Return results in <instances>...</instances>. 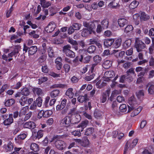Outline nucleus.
Segmentation results:
<instances>
[{"label": "nucleus", "mask_w": 154, "mask_h": 154, "mask_svg": "<svg viewBox=\"0 0 154 154\" xmlns=\"http://www.w3.org/2000/svg\"><path fill=\"white\" fill-rule=\"evenodd\" d=\"M24 152L23 148L15 147L14 148V151L11 154H23Z\"/></svg>", "instance_id": "18"}, {"label": "nucleus", "mask_w": 154, "mask_h": 154, "mask_svg": "<svg viewBox=\"0 0 154 154\" xmlns=\"http://www.w3.org/2000/svg\"><path fill=\"white\" fill-rule=\"evenodd\" d=\"M55 145L56 147L60 150H62L64 149L66 145L64 142L62 140H57L55 142Z\"/></svg>", "instance_id": "9"}, {"label": "nucleus", "mask_w": 154, "mask_h": 154, "mask_svg": "<svg viewBox=\"0 0 154 154\" xmlns=\"http://www.w3.org/2000/svg\"><path fill=\"white\" fill-rule=\"evenodd\" d=\"M75 109L73 108L71 109L69 112V113L71 114L72 116L71 123L73 124L79 122L81 119V116L79 114L75 113Z\"/></svg>", "instance_id": "2"}, {"label": "nucleus", "mask_w": 154, "mask_h": 154, "mask_svg": "<svg viewBox=\"0 0 154 154\" xmlns=\"http://www.w3.org/2000/svg\"><path fill=\"white\" fill-rule=\"evenodd\" d=\"M64 71L66 73H68L69 72L70 69V66L68 64H65L63 66Z\"/></svg>", "instance_id": "60"}, {"label": "nucleus", "mask_w": 154, "mask_h": 154, "mask_svg": "<svg viewBox=\"0 0 154 154\" xmlns=\"http://www.w3.org/2000/svg\"><path fill=\"white\" fill-rule=\"evenodd\" d=\"M46 54H43L38 59L39 62L42 63L45 61L46 59Z\"/></svg>", "instance_id": "56"}, {"label": "nucleus", "mask_w": 154, "mask_h": 154, "mask_svg": "<svg viewBox=\"0 0 154 154\" xmlns=\"http://www.w3.org/2000/svg\"><path fill=\"white\" fill-rule=\"evenodd\" d=\"M60 94V91L58 90H55L52 91L50 95L52 97H55L58 96Z\"/></svg>", "instance_id": "38"}, {"label": "nucleus", "mask_w": 154, "mask_h": 154, "mask_svg": "<svg viewBox=\"0 0 154 154\" xmlns=\"http://www.w3.org/2000/svg\"><path fill=\"white\" fill-rule=\"evenodd\" d=\"M72 26L75 30H78L80 29L81 25L78 23H73Z\"/></svg>", "instance_id": "53"}, {"label": "nucleus", "mask_w": 154, "mask_h": 154, "mask_svg": "<svg viewBox=\"0 0 154 154\" xmlns=\"http://www.w3.org/2000/svg\"><path fill=\"white\" fill-rule=\"evenodd\" d=\"M122 42V39L121 38H119L116 39L113 44V47L115 48H119L121 45Z\"/></svg>", "instance_id": "24"}, {"label": "nucleus", "mask_w": 154, "mask_h": 154, "mask_svg": "<svg viewBox=\"0 0 154 154\" xmlns=\"http://www.w3.org/2000/svg\"><path fill=\"white\" fill-rule=\"evenodd\" d=\"M35 123L32 122H29L25 123L23 125V127L25 128L33 129L35 128Z\"/></svg>", "instance_id": "16"}, {"label": "nucleus", "mask_w": 154, "mask_h": 154, "mask_svg": "<svg viewBox=\"0 0 154 154\" xmlns=\"http://www.w3.org/2000/svg\"><path fill=\"white\" fill-rule=\"evenodd\" d=\"M115 75V73L113 71H110L106 72L104 73V76L106 78L105 80L108 81L109 80V78H112Z\"/></svg>", "instance_id": "14"}, {"label": "nucleus", "mask_w": 154, "mask_h": 154, "mask_svg": "<svg viewBox=\"0 0 154 154\" xmlns=\"http://www.w3.org/2000/svg\"><path fill=\"white\" fill-rule=\"evenodd\" d=\"M95 49V46L94 45H91L87 49V51L89 53H92L94 52Z\"/></svg>", "instance_id": "51"}, {"label": "nucleus", "mask_w": 154, "mask_h": 154, "mask_svg": "<svg viewBox=\"0 0 154 154\" xmlns=\"http://www.w3.org/2000/svg\"><path fill=\"white\" fill-rule=\"evenodd\" d=\"M21 94L26 96L29 95V92L28 88H23L21 91Z\"/></svg>", "instance_id": "46"}, {"label": "nucleus", "mask_w": 154, "mask_h": 154, "mask_svg": "<svg viewBox=\"0 0 154 154\" xmlns=\"http://www.w3.org/2000/svg\"><path fill=\"white\" fill-rule=\"evenodd\" d=\"M128 103V112H129L135 108L137 104L135 99L134 96H132L129 98Z\"/></svg>", "instance_id": "4"}, {"label": "nucleus", "mask_w": 154, "mask_h": 154, "mask_svg": "<svg viewBox=\"0 0 154 154\" xmlns=\"http://www.w3.org/2000/svg\"><path fill=\"white\" fill-rule=\"evenodd\" d=\"M30 149L34 152H36L39 150V146L36 143H32L30 145Z\"/></svg>", "instance_id": "29"}, {"label": "nucleus", "mask_w": 154, "mask_h": 154, "mask_svg": "<svg viewBox=\"0 0 154 154\" xmlns=\"http://www.w3.org/2000/svg\"><path fill=\"white\" fill-rule=\"evenodd\" d=\"M48 55L49 57H52L54 56V51L51 48H49L48 49Z\"/></svg>", "instance_id": "58"}, {"label": "nucleus", "mask_w": 154, "mask_h": 154, "mask_svg": "<svg viewBox=\"0 0 154 154\" xmlns=\"http://www.w3.org/2000/svg\"><path fill=\"white\" fill-rule=\"evenodd\" d=\"M88 123V121L87 120H85L82 122L77 127L80 128L81 131L82 132L83 131L85 128L86 127Z\"/></svg>", "instance_id": "21"}, {"label": "nucleus", "mask_w": 154, "mask_h": 154, "mask_svg": "<svg viewBox=\"0 0 154 154\" xmlns=\"http://www.w3.org/2000/svg\"><path fill=\"white\" fill-rule=\"evenodd\" d=\"M26 136L27 134H21L17 136V138L19 140H23L26 138Z\"/></svg>", "instance_id": "61"}, {"label": "nucleus", "mask_w": 154, "mask_h": 154, "mask_svg": "<svg viewBox=\"0 0 154 154\" xmlns=\"http://www.w3.org/2000/svg\"><path fill=\"white\" fill-rule=\"evenodd\" d=\"M56 28V25L55 23L54 22H51L45 28V30L47 32L51 33L53 32Z\"/></svg>", "instance_id": "8"}, {"label": "nucleus", "mask_w": 154, "mask_h": 154, "mask_svg": "<svg viewBox=\"0 0 154 154\" xmlns=\"http://www.w3.org/2000/svg\"><path fill=\"white\" fill-rule=\"evenodd\" d=\"M101 25L103 29L107 28L109 25V20L108 18H104L101 22Z\"/></svg>", "instance_id": "20"}, {"label": "nucleus", "mask_w": 154, "mask_h": 154, "mask_svg": "<svg viewBox=\"0 0 154 154\" xmlns=\"http://www.w3.org/2000/svg\"><path fill=\"white\" fill-rule=\"evenodd\" d=\"M140 16L141 21H146L149 18V16L144 12H141Z\"/></svg>", "instance_id": "23"}, {"label": "nucleus", "mask_w": 154, "mask_h": 154, "mask_svg": "<svg viewBox=\"0 0 154 154\" xmlns=\"http://www.w3.org/2000/svg\"><path fill=\"white\" fill-rule=\"evenodd\" d=\"M110 93V90L109 89L107 90L105 92L103 93L102 95V97L100 100V102L103 103H105L107 97H109Z\"/></svg>", "instance_id": "12"}, {"label": "nucleus", "mask_w": 154, "mask_h": 154, "mask_svg": "<svg viewBox=\"0 0 154 154\" xmlns=\"http://www.w3.org/2000/svg\"><path fill=\"white\" fill-rule=\"evenodd\" d=\"M2 58L3 59L5 60V61L7 62H10L12 59V58H9L8 57V55L7 56L5 54L2 55Z\"/></svg>", "instance_id": "59"}, {"label": "nucleus", "mask_w": 154, "mask_h": 154, "mask_svg": "<svg viewBox=\"0 0 154 154\" xmlns=\"http://www.w3.org/2000/svg\"><path fill=\"white\" fill-rule=\"evenodd\" d=\"M92 32H93L87 29L84 28L82 32V35L84 37H86L88 35L91 34Z\"/></svg>", "instance_id": "33"}, {"label": "nucleus", "mask_w": 154, "mask_h": 154, "mask_svg": "<svg viewBox=\"0 0 154 154\" xmlns=\"http://www.w3.org/2000/svg\"><path fill=\"white\" fill-rule=\"evenodd\" d=\"M110 2L108 5V7L110 8H115L118 5V3L116 2L115 0H106Z\"/></svg>", "instance_id": "19"}, {"label": "nucleus", "mask_w": 154, "mask_h": 154, "mask_svg": "<svg viewBox=\"0 0 154 154\" xmlns=\"http://www.w3.org/2000/svg\"><path fill=\"white\" fill-rule=\"evenodd\" d=\"M83 26L87 28V29L91 31L93 33H95L94 31L95 28V25L94 22L91 21H84L83 23Z\"/></svg>", "instance_id": "6"}, {"label": "nucleus", "mask_w": 154, "mask_h": 154, "mask_svg": "<svg viewBox=\"0 0 154 154\" xmlns=\"http://www.w3.org/2000/svg\"><path fill=\"white\" fill-rule=\"evenodd\" d=\"M34 102L36 106L39 107H40L42 105V99L41 97H38Z\"/></svg>", "instance_id": "47"}, {"label": "nucleus", "mask_w": 154, "mask_h": 154, "mask_svg": "<svg viewBox=\"0 0 154 154\" xmlns=\"http://www.w3.org/2000/svg\"><path fill=\"white\" fill-rule=\"evenodd\" d=\"M27 98L24 96H22L19 100V103L21 106H23L27 104Z\"/></svg>", "instance_id": "42"}, {"label": "nucleus", "mask_w": 154, "mask_h": 154, "mask_svg": "<svg viewBox=\"0 0 154 154\" xmlns=\"http://www.w3.org/2000/svg\"><path fill=\"white\" fill-rule=\"evenodd\" d=\"M29 35L31 37L35 38H38L39 36V35L38 34L37 31L33 30L29 32Z\"/></svg>", "instance_id": "35"}, {"label": "nucleus", "mask_w": 154, "mask_h": 154, "mask_svg": "<svg viewBox=\"0 0 154 154\" xmlns=\"http://www.w3.org/2000/svg\"><path fill=\"white\" fill-rule=\"evenodd\" d=\"M42 72L44 73H47L49 71V69L47 65L42 66Z\"/></svg>", "instance_id": "62"}, {"label": "nucleus", "mask_w": 154, "mask_h": 154, "mask_svg": "<svg viewBox=\"0 0 154 154\" xmlns=\"http://www.w3.org/2000/svg\"><path fill=\"white\" fill-rule=\"evenodd\" d=\"M80 131V129H79V130L74 131L72 132L71 133L74 136H77L79 137L81 136V134Z\"/></svg>", "instance_id": "54"}, {"label": "nucleus", "mask_w": 154, "mask_h": 154, "mask_svg": "<svg viewBox=\"0 0 154 154\" xmlns=\"http://www.w3.org/2000/svg\"><path fill=\"white\" fill-rule=\"evenodd\" d=\"M29 107L27 106H25L23 108L20 110L19 116H24L25 114L26 113V112L28 111Z\"/></svg>", "instance_id": "36"}, {"label": "nucleus", "mask_w": 154, "mask_h": 154, "mask_svg": "<svg viewBox=\"0 0 154 154\" xmlns=\"http://www.w3.org/2000/svg\"><path fill=\"white\" fill-rule=\"evenodd\" d=\"M142 109V108L141 106H139L137 109H135L134 110V111L132 112L131 114V117H134L136 116L141 111Z\"/></svg>", "instance_id": "32"}, {"label": "nucleus", "mask_w": 154, "mask_h": 154, "mask_svg": "<svg viewBox=\"0 0 154 154\" xmlns=\"http://www.w3.org/2000/svg\"><path fill=\"white\" fill-rule=\"evenodd\" d=\"M139 4V2L136 0L132 2L129 6L131 9H134L136 8Z\"/></svg>", "instance_id": "39"}, {"label": "nucleus", "mask_w": 154, "mask_h": 154, "mask_svg": "<svg viewBox=\"0 0 154 154\" xmlns=\"http://www.w3.org/2000/svg\"><path fill=\"white\" fill-rule=\"evenodd\" d=\"M71 47L68 45L64 46L63 48V51L65 54L66 56L71 58L75 57V53L71 50Z\"/></svg>", "instance_id": "3"}, {"label": "nucleus", "mask_w": 154, "mask_h": 154, "mask_svg": "<svg viewBox=\"0 0 154 154\" xmlns=\"http://www.w3.org/2000/svg\"><path fill=\"white\" fill-rule=\"evenodd\" d=\"M72 91L73 89L72 88H68L66 92V95L70 98H72L74 95V93Z\"/></svg>", "instance_id": "27"}, {"label": "nucleus", "mask_w": 154, "mask_h": 154, "mask_svg": "<svg viewBox=\"0 0 154 154\" xmlns=\"http://www.w3.org/2000/svg\"><path fill=\"white\" fill-rule=\"evenodd\" d=\"M111 61L109 60H106L103 63V66L104 68L107 69L111 66Z\"/></svg>", "instance_id": "34"}, {"label": "nucleus", "mask_w": 154, "mask_h": 154, "mask_svg": "<svg viewBox=\"0 0 154 154\" xmlns=\"http://www.w3.org/2000/svg\"><path fill=\"white\" fill-rule=\"evenodd\" d=\"M33 135L36 137V138L39 139L42 137L43 135V130H40L37 132H35Z\"/></svg>", "instance_id": "31"}, {"label": "nucleus", "mask_w": 154, "mask_h": 154, "mask_svg": "<svg viewBox=\"0 0 154 154\" xmlns=\"http://www.w3.org/2000/svg\"><path fill=\"white\" fill-rule=\"evenodd\" d=\"M40 1L41 5L44 8H48L51 4V2H46L45 0H40Z\"/></svg>", "instance_id": "30"}, {"label": "nucleus", "mask_w": 154, "mask_h": 154, "mask_svg": "<svg viewBox=\"0 0 154 154\" xmlns=\"http://www.w3.org/2000/svg\"><path fill=\"white\" fill-rule=\"evenodd\" d=\"M131 40L129 39L126 40L123 44V47L124 49H127L129 47L131 44Z\"/></svg>", "instance_id": "41"}, {"label": "nucleus", "mask_w": 154, "mask_h": 154, "mask_svg": "<svg viewBox=\"0 0 154 154\" xmlns=\"http://www.w3.org/2000/svg\"><path fill=\"white\" fill-rule=\"evenodd\" d=\"M20 49V46L19 45H16L14 48V50L12 52L8 54V57L9 58H11L13 56H15L19 52Z\"/></svg>", "instance_id": "10"}, {"label": "nucleus", "mask_w": 154, "mask_h": 154, "mask_svg": "<svg viewBox=\"0 0 154 154\" xmlns=\"http://www.w3.org/2000/svg\"><path fill=\"white\" fill-rule=\"evenodd\" d=\"M102 114L103 113L101 111L98 109H96L94 112V115L96 118L99 119L101 117Z\"/></svg>", "instance_id": "37"}, {"label": "nucleus", "mask_w": 154, "mask_h": 154, "mask_svg": "<svg viewBox=\"0 0 154 154\" xmlns=\"http://www.w3.org/2000/svg\"><path fill=\"white\" fill-rule=\"evenodd\" d=\"M93 60L95 64H97L101 61V57L98 55H96L94 57Z\"/></svg>", "instance_id": "49"}, {"label": "nucleus", "mask_w": 154, "mask_h": 154, "mask_svg": "<svg viewBox=\"0 0 154 154\" xmlns=\"http://www.w3.org/2000/svg\"><path fill=\"white\" fill-rule=\"evenodd\" d=\"M32 91L35 94L39 95L42 94V91L41 89L39 88H35L32 89Z\"/></svg>", "instance_id": "43"}, {"label": "nucleus", "mask_w": 154, "mask_h": 154, "mask_svg": "<svg viewBox=\"0 0 154 154\" xmlns=\"http://www.w3.org/2000/svg\"><path fill=\"white\" fill-rule=\"evenodd\" d=\"M146 88H148V93L152 94L154 93V85L152 82H149L146 85Z\"/></svg>", "instance_id": "13"}, {"label": "nucleus", "mask_w": 154, "mask_h": 154, "mask_svg": "<svg viewBox=\"0 0 154 154\" xmlns=\"http://www.w3.org/2000/svg\"><path fill=\"white\" fill-rule=\"evenodd\" d=\"M118 23L120 27H123L128 23V21L125 19L121 18L118 20Z\"/></svg>", "instance_id": "26"}, {"label": "nucleus", "mask_w": 154, "mask_h": 154, "mask_svg": "<svg viewBox=\"0 0 154 154\" xmlns=\"http://www.w3.org/2000/svg\"><path fill=\"white\" fill-rule=\"evenodd\" d=\"M114 42V39H106L104 42V45L105 46L108 48L113 44Z\"/></svg>", "instance_id": "22"}, {"label": "nucleus", "mask_w": 154, "mask_h": 154, "mask_svg": "<svg viewBox=\"0 0 154 154\" xmlns=\"http://www.w3.org/2000/svg\"><path fill=\"white\" fill-rule=\"evenodd\" d=\"M145 44L139 38H136L135 39V46L138 52L141 51L142 49H144L145 47Z\"/></svg>", "instance_id": "5"}, {"label": "nucleus", "mask_w": 154, "mask_h": 154, "mask_svg": "<svg viewBox=\"0 0 154 154\" xmlns=\"http://www.w3.org/2000/svg\"><path fill=\"white\" fill-rule=\"evenodd\" d=\"M48 79L46 77H43L38 79V84H41L43 82H46Z\"/></svg>", "instance_id": "57"}, {"label": "nucleus", "mask_w": 154, "mask_h": 154, "mask_svg": "<svg viewBox=\"0 0 154 154\" xmlns=\"http://www.w3.org/2000/svg\"><path fill=\"white\" fill-rule=\"evenodd\" d=\"M71 118L66 116L60 121V125L62 127H67L71 123Z\"/></svg>", "instance_id": "7"}, {"label": "nucleus", "mask_w": 154, "mask_h": 154, "mask_svg": "<svg viewBox=\"0 0 154 154\" xmlns=\"http://www.w3.org/2000/svg\"><path fill=\"white\" fill-rule=\"evenodd\" d=\"M87 98V94H85L84 96H79L78 98V100L80 103H83L85 101Z\"/></svg>", "instance_id": "44"}, {"label": "nucleus", "mask_w": 154, "mask_h": 154, "mask_svg": "<svg viewBox=\"0 0 154 154\" xmlns=\"http://www.w3.org/2000/svg\"><path fill=\"white\" fill-rule=\"evenodd\" d=\"M91 57L90 56H87L84 58L83 60V63H88L90 61Z\"/></svg>", "instance_id": "64"}, {"label": "nucleus", "mask_w": 154, "mask_h": 154, "mask_svg": "<svg viewBox=\"0 0 154 154\" xmlns=\"http://www.w3.org/2000/svg\"><path fill=\"white\" fill-rule=\"evenodd\" d=\"M90 144L89 140L88 139L87 137H84L82 139L81 145L84 147H88Z\"/></svg>", "instance_id": "17"}, {"label": "nucleus", "mask_w": 154, "mask_h": 154, "mask_svg": "<svg viewBox=\"0 0 154 154\" xmlns=\"http://www.w3.org/2000/svg\"><path fill=\"white\" fill-rule=\"evenodd\" d=\"M120 111L122 112H125L127 110V107L125 104L121 105L119 108Z\"/></svg>", "instance_id": "52"}, {"label": "nucleus", "mask_w": 154, "mask_h": 154, "mask_svg": "<svg viewBox=\"0 0 154 154\" xmlns=\"http://www.w3.org/2000/svg\"><path fill=\"white\" fill-rule=\"evenodd\" d=\"M15 102L14 100L13 99H11L7 100L5 103V106H10L14 104Z\"/></svg>", "instance_id": "40"}, {"label": "nucleus", "mask_w": 154, "mask_h": 154, "mask_svg": "<svg viewBox=\"0 0 154 154\" xmlns=\"http://www.w3.org/2000/svg\"><path fill=\"white\" fill-rule=\"evenodd\" d=\"M121 92V91L120 90H115L112 92L111 94V96L112 97H115L117 95L120 94Z\"/></svg>", "instance_id": "63"}, {"label": "nucleus", "mask_w": 154, "mask_h": 154, "mask_svg": "<svg viewBox=\"0 0 154 154\" xmlns=\"http://www.w3.org/2000/svg\"><path fill=\"white\" fill-rule=\"evenodd\" d=\"M32 112H30L26 114V115L25 116L24 118H22V119H21V120L22 121V122H21L20 121H19L20 123H22V122H23V121H26L29 119L30 118L32 115Z\"/></svg>", "instance_id": "45"}, {"label": "nucleus", "mask_w": 154, "mask_h": 154, "mask_svg": "<svg viewBox=\"0 0 154 154\" xmlns=\"http://www.w3.org/2000/svg\"><path fill=\"white\" fill-rule=\"evenodd\" d=\"M37 49L38 48L36 46H34L31 47L29 49V54L32 55L34 54L37 52Z\"/></svg>", "instance_id": "25"}, {"label": "nucleus", "mask_w": 154, "mask_h": 154, "mask_svg": "<svg viewBox=\"0 0 154 154\" xmlns=\"http://www.w3.org/2000/svg\"><path fill=\"white\" fill-rule=\"evenodd\" d=\"M144 94V93L142 90H140L137 92L136 93L137 96L139 99H141L143 98Z\"/></svg>", "instance_id": "50"}, {"label": "nucleus", "mask_w": 154, "mask_h": 154, "mask_svg": "<svg viewBox=\"0 0 154 154\" xmlns=\"http://www.w3.org/2000/svg\"><path fill=\"white\" fill-rule=\"evenodd\" d=\"M133 29V27L131 25H128L125 28V32L128 33L131 31Z\"/></svg>", "instance_id": "55"}, {"label": "nucleus", "mask_w": 154, "mask_h": 154, "mask_svg": "<svg viewBox=\"0 0 154 154\" xmlns=\"http://www.w3.org/2000/svg\"><path fill=\"white\" fill-rule=\"evenodd\" d=\"M13 122V115L11 114H9V117L5 120L3 123L5 125H8L11 124Z\"/></svg>", "instance_id": "15"}, {"label": "nucleus", "mask_w": 154, "mask_h": 154, "mask_svg": "<svg viewBox=\"0 0 154 154\" xmlns=\"http://www.w3.org/2000/svg\"><path fill=\"white\" fill-rule=\"evenodd\" d=\"M3 149L5 152H7L12 150L14 147L13 145L11 142L5 144L3 146Z\"/></svg>", "instance_id": "11"}, {"label": "nucleus", "mask_w": 154, "mask_h": 154, "mask_svg": "<svg viewBox=\"0 0 154 154\" xmlns=\"http://www.w3.org/2000/svg\"><path fill=\"white\" fill-rule=\"evenodd\" d=\"M138 141V139L136 138L132 141L129 140H128L125 144L124 150L123 154H126L128 149L131 150L136 145Z\"/></svg>", "instance_id": "1"}, {"label": "nucleus", "mask_w": 154, "mask_h": 154, "mask_svg": "<svg viewBox=\"0 0 154 154\" xmlns=\"http://www.w3.org/2000/svg\"><path fill=\"white\" fill-rule=\"evenodd\" d=\"M52 88H66V85L61 84H54L52 85Z\"/></svg>", "instance_id": "48"}, {"label": "nucleus", "mask_w": 154, "mask_h": 154, "mask_svg": "<svg viewBox=\"0 0 154 154\" xmlns=\"http://www.w3.org/2000/svg\"><path fill=\"white\" fill-rule=\"evenodd\" d=\"M68 41L69 43L72 45V47L74 48L75 50H78V44L76 41L69 38L68 39Z\"/></svg>", "instance_id": "28"}]
</instances>
